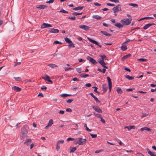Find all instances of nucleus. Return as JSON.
Here are the masks:
<instances>
[{
  "label": "nucleus",
  "mask_w": 156,
  "mask_h": 156,
  "mask_svg": "<svg viewBox=\"0 0 156 156\" xmlns=\"http://www.w3.org/2000/svg\"><path fill=\"white\" fill-rule=\"evenodd\" d=\"M28 133L27 130V126L25 125L23 126L21 129V139H24L27 136Z\"/></svg>",
  "instance_id": "1"
},
{
  "label": "nucleus",
  "mask_w": 156,
  "mask_h": 156,
  "mask_svg": "<svg viewBox=\"0 0 156 156\" xmlns=\"http://www.w3.org/2000/svg\"><path fill=\"white\" fill-rule=\"evenodd\" d=\"M75 144H78L79 145H83L86 144L87 140L86 139L78 138L75 140Z\"/></svg>",
  "instance_id": "2"
},
{
  "label": "nucleus",
  "mask_w": 156,
  "mask_h": 156,
  "mask_svg": "<svg viewBox=\"0 0 156 156\" xmlns=\"http://www.w3.org/2000/svg\"><path fill=\"white\" fill-rule=\"evenodd\" d=\"M132 20L131 18H127L121 20L120 22L123 25H128L131 23Z\"/></svg>",
  "instance_id": "3"
},
{
  "label": "nucleus",
  "mask_w": 156,
  "mask_h": 156,
  "mask_svg": "<svg viewBox=\"0 0 156 156\" xmlns=\"http://www.w3.org/2000/svg\"><path fill=\"white\" fill-rule=\"evenodd\" d=\"M114 13H116V12L119 11H121V5L119 4L117 5L116 7H114L112 9Z\"/></svg>",
  "instance_id": "4"
},
{
  "label": "nucleus",
  "mask_w": 156,
  "mask_h": 156,
  "mask_svg": "<svg viewBox=\"0 0 156 156\" xmlns=\"http://www.w3.org/2000/svg\"><path fill=\"white\" fill-rule=\"evenodd\" d=\"M87 60H89L91 63L95 65L97 63V62L94 59L89 56H87Z\"/></svg>",
  "instance_id": "5"
},
{
  "label": "nucleus",
  "mask_w": 156,
  "mask_h": 156,
  "mask_svg": "<svg viewBox=\"0 0 156 156\" xmlns=\"http://www.w3.org/2000/svg\"><path fill=\"white\" fill-rule=\"evenodd\" d=\"M92 107L93 109L97 112L99 113H102V110L98 106H92Z\"/></svg>",
  "instance_id": "6"
},
{
  "label": "nucleus",
  "mask_w": 156,
  "mask_h": 156,
  "mask_svg": "<svg viewBox=\"0 0 156 156\" xmlns=\"http://www.w3.org/2000/svg\"><path fill=\"white\" fill-rule=\"evenodd\" d=\"M47 32L48 33H57L59 32V30L57 29L52 28L48 30Z\"/></svg>",
  "instance_id": "7"
},
{
  "label": "nucleus",
  "mask_w": 156,
  "mask_h": 156,
  "mask_svg": "<svg viewBox=\"0 0 156 156\" xmlns=\"http://www.w3.org/2000/svg\"><path fill=\"white\" fill-rule=\"evenodd\" d=\"M42 78L46 81H47L51 83H52V81L50 80V77L48 76L46 74L44 76V77H42Z\"/></svg>",
  "instance_id": "8"
},
{
  "label": "nucleus",
  "mask_w": 156,
  "mask_h": 156,
  "mask_svg": "<svg viewBox=\"0 0 156 156\" xmlns=\"http://www.w3.org/2000/svg\"><path fill=\"white\" fill-rule=\"evenodd\" d=\"M79 27L80 28L83 29L85 31L88 30L90 28V27H89L85 25H80L79 26Z\"/></svg>",
  "instance_id": "9"
},
{
  "label": "nucleus",
  "mask_w": 156,
  "mask_h": 156,
  "mask_svg": "<svg viewBox=\"0 0 156 156\" xmlns=\"http://www.w3.org/2000/svg\"><path fill=\"white\" fill-rule=\"evenodd\" d=\"M52 27V26L50 24L46 23H43L41 26V29H44L45 28L51 27Z\"/></svg>",
  "instance_id": "10"
},
{
  "label": "nucleus",
  "mask_w": 156,
  "mask_h": 156,
  "mask_svg": "<svg viewBox=\"0 0 156 156\" xmlns=\"http://www.w3.org/2000/svg\"><path fill=\"white\" fill-rule=\"evenodd\" d=\"M107 79L108 82V85L109 91H110L111 90L112 87L111 80L110 78L109 77H107Z\"/></svg>",
  "instance_id": "11"
},
{
  "label": "nucleus",
  "mask_w": 156,
  "mask_h": 156,
  "mask_svg": "<svg viewBox=\"0 0 156 156\" xmlns=\"http://www.w3.org/2000/svg\"><path fill=\"white\" fill-rule=\"evenodd\" d=\"M98 62L104 68L107 69L108 67L105 66L106 64L105 62L103 60H101L98 61Z\"/></svg>",
  "instance_id": "12"
},
{
  "label": "nucleus",
  "mask_w": 156,
  "mask_h": 156,
  "mask_svg": "<svg viewBox=\"0 0 156 156\" xmlns=\"http://www.w3.org/2000/svg\"><path fill=\"white\" fill-rule=\"evenodd\" d=\"M155 24L154 23H149L146 24L144 27L143 28L144 30H146L147 29L150 27L155 25Z\"/></svg>",
  "instance_id": "13"
},
{
  "label": "nucleus",
  "mask_w": 156,
  "mask_h": 156,
  "mask_svg": "<svg viewBox=\"0 0 156 156\" xmlns=\"http://www.w3.org/2000/svg\"><path fill=\"white\" fill-rule=\"evenodd\" d=\"M47 6L43 5H37L36 6V8L40 9H44L47 8Z\"/></svg>",
  "instance_id": "14"
},
{
  "label": "nucleus",
  "mask_w": 156,
  "mask_h": 156,
  "mask_svg": "<svg viewBox=\"0 0 156 156\" xmlns=\"http://www.w3.org/2000/svg\"><path fill=\"white\" fill-rule=\"evenodd\" d=\"M12 89L13 90H14L16 92L20 91L21 90V88L15 86H14L12 88Z\"/></svg>",
  "instance_id": "15"
},
{
  "label": "nucleus",
  "mask_w": 156,
  "mask_h": 156,
  "mask_svg": "<svg viewBox=\"0 0 156 156\" xmlns=\"http://www.w3.org/2000/svg\"><path fill=\"white\" fill-rule=\"evenodd\" d=\"M32 140L31 139H27L26 141L24 143V144L27 145H29L31 142Z\"/></svg>",
  "instance_id": "16"
},
{
  "label": "nucleus",
  "mask_w": 156,
  "mask_h": 156,
  "mask_svg": "<svg viewBox=\"0 0 156 156\" xmlns=\"http://www.w3.org/2000/svg\"><path fill=\"white\" fill-rule=\"evenodd\" d=\"M114 25L116 27H118L119 28H121L123 27L122 25L121 24L119 23H116L114 24Z\"/></svg>",
  "instance_id": "17"
},
{
  "label": "nucleus",
  "mask_w": 156,
  "mask_h": 156,
  "mask_svg": "<svg viewBox=\"0 0 156 156\" xmlns=\"http://www.w3.org/2000/svg\"><path fill=\"white\" fill-rule=\"evenodd\" d=\"M108 89V87L106 85H102V90L104 93H105Z\"/></svg>",
  "instance_id": "18"
},
{
  "label": "nucleus",
  "mask_w": 156,
  "mask_h": 156,
  "mask_svg": "<svg viewBox=\"0 0 156 156\" xmlns=\"http://www.w3.org/2000/svg\"><path fill=\"white\" fill-rule=\"evenodd\" d=\"M135 126L134 125L130 126H126L125 127V129H127L129 130H130L132 129H135Z\"/></svg>",
  "instance_id": "19"
},
{
  "label": "nucleus",
  "mask_w": 156,
  "mask_h": 156,
  "mask_svg": "<svg viewBox=\"0 0 156 156\" xmlns=\"http://www.w3.org/2000/svg\"><path fill=\"white\" fill-rule=\"evenodd\" d=\"M100 33L101 34H103L104 35L107 36H110L112 35V34L107 33L106 31H101L100 32Z\"/></svg>",
  "instance_id": "20"
},
{
  "label": "nucleus",
  "mask_w": 156,
  "mask_h": 156,
  "mask_svg": "<svg viewBox=\"0 0 156 156\" xmlns=\"http://www.w3.org/2000/svg\"><path fill=\"white\" fill-rule=\"evenodd\" d=\"M87 39L91 42L95 44H98V42H97L96 41H95V40L92 39L89 37H88Z\"/></svg>",
  "instance_id": "21"
},
{
  "label": "nucleus",
  "mask_w": 156,
  "mask_h": 156,
  "mask_svg": "<svg viewBox=\"0 0 156 156\" xmlns=\"http://www.w3.org/2000/svg\"><path fill=\"white\" fill-rule=\"evenodd\" d=\"M84 8L83 6H78L77 7H76L75 8H74L73 9V10H82V9Z\"/></svg>",
  "instance_id": "22"
},
{
  "label": "nucleus",
  "mask_w": 156,
  "mask_h": 156,
  "mask_svg": "<svg viewBox=\"0 0 156 156\" xmlns=\"http://www.w3.org/2000/svg\"><path fill=\"white\" fill-rule=\"evenodd\" d=\"M147 151L148 152V154L151 156H156L154 155L153 153L150 151V150L149 149L147 148L146 149Z\"/></svg>",
  "instance_id": "23"
},
{
  "label": "nucleus",
  "mask_w": 156,
  "mask_h": 156,
  "mask_svg": "<svg viewBox=\"0 0 156 156\" xmlns=\"http://www.w3.org/2000/svg\"><path fill=\"white\" fill-rule=\"evenodd\" d=\"M125 77L127 79L129 80H132L134 79V77L132 76H130L129 75H126L125 76Z\"/></svg>",
  "instance_id": "24"
},
{
  "label": "nucleus",
  "mask_w": 156,
  "mask_h": 156,
  "mask_svg": "<svg viewBox=\"0 0 156 156\" xmlns=\"http://www.w3.org/2000/svg\"><path fill=\"white\" fill-rule=\"evenodd\" d=\"M131 56V54H129L128 55H126L125 56H123L122 58V60H124L125 59H126L128 57H130Z\"/></svg>",
  "instance_id": "25"
},
{
  "label": "nucleus",
  "mask_w": 156,
  "mask_h": 156,
  "mask_svg": "<svg viewBox=\"0 0 156 156\" xmlns=\"http://www.w3.org/2000/svg\"><path fill=\"white\" fill-rule=\"evenodd\" d=\"M80 76L82 78H85L87 77H88L89 76L88 74H82L80 75Z\"/></svg>",
  "instance_id": "26"
},
{
  "label": "nucleus",
  "mask_w": 156,
  "mask_h": 156,
  "mask_svg": "<svg viewBox=\"0 0 156 156\" xmlns=\"http://www.w3.org/2000/svg\"><path fill=\"white\" fill-rule=\"evenodd\" d=\"M94 18L97 20H100L101 19V17L98 15H94L93 16Z\"/></svg>",
  "instance_id": "27"
},
{
  "label": "nucleus",
  "mask_w": 156,
  "mask_h": 156,
  "mask_svg": "<svg viewBox=\"0 0 156 156\" xmlns=\"http://www.w3.org/2000/svg\"><path fill=\"white\" fill-rule=\"evenodd\" d=\"M48 66L51 68H53L57 67V66L54 64H50L48 65Z\"/></svg>",
  "instance_id": "28"
},
{
  "label": "nucleus",
  "mask_w": 156,
  "mask_h": 156,
  "mask_svg": "<svg viewBox=\"0 0 156 156\" xmlns=\"http://www.w3.org/2000/svg\"><path fill=\"white\" fill-rule=\"evenodd\" d=\"M65 40L68 44H70L72 42V41L68 37L65 38Z\"/></svg>",
  "instance_id": "29"
},
{
  "label": "nucleus",
  "mask_w": 156,
  "mask_h": 156,
  "mask_svg": "<svg viewBox=\"0 0 156 156\" xmlns=\"http://www.w3.org/2000/svg\"><path fill=\"white\" fill-rule=\"evenodd\" d=\"M76 149V147H70V153L73 152Z\"/></svg>",
  "instance_id": "30"
},
{
  "label": "nucleus",
  "mask_w": 156,
  "mask_h": 156,
  "mask_svg": "<svg viewBox=\"0 0 156 156\" xmlns=\"http://www.w3.org/2000/svg\"><path fill=\"white\" fill-rule=\"evenodd\" d=\"M116 91H117V93L119 94H121L122 93V90L121 88L119 87L117 88L116 90Z\"/></svg>",
  "instance_id": "31"
},
{
  "label": "nucleus",
  "mask_w": 156,
  "mask_h": 156,
  "mask_svg": "<svg viewBox=\"0 0 156 156\" xmlns=\"http://www.w3.org/2000/svg\"><path fill=\"white\" fill-rule=\"evenodd\" d=\"M100 57L102 59V60H103V61L105 59H107V57L105 55H100Z\"/></svg>",
  "instance_id": "32"
},
{
  "label": "nucleus",
  "mask_w": 156,
  "mask_h": 156,
  "mask_svg": "<svg viewBox=\"0 0 156 156\" xmlns=\"http://www.w3.org/2000/svg\"><path fill=\"white\" fill-rule=\"evenodd\" d=\"M14 78L15 80L17 81H21V79L20 77H14Z\"/></svg>",
  "instance_id": "33"
},
{
  "label": "nucleus",
  "mask_w": 156,
  "mask_h": 156,
  "mask_svg": "<svg viewBox=\"0 0 156 156\" xmlns=\"http://www.w3.org/2000/svg\"><path fill=\"white\" fill-rule=\"evenodd\" d=\"M127 48L126 46H123V44H122V46L121 47V49L123 51H124L127 49Z\"/></svg>",
  "instance_id": "34"
},
{
  "label": "nucleus",
  "mask_w": 156,
  "mask_h": 156,
  "mask_svg": "<svg viewBox=\"0 0 156 156\" xmlns=\"http://www.w3.org/2000/svg\"><path fill=\"white\" fill-rule=\"evenodd\" d=\"M129 5L133 7H137L138 6V5L137 4L134 3H130L129 4Z\"/></svg>",
  "instance_id": "35"
},
{
  "label": "nucleus",
  "mask_w": 156,
  "mask_h": 156,
  "mask_svg": "<svg viewBox=\"0 0 156 156\" xmlns=\"http://www.w3.org/2000/svg\"><path fill=\"white\" fill-rule=\"evenodd\" d=\"M138 60L140 62H146L147 61V59L144 58H139L138 59Z\"/></svg>",
  "instance_id": "36"
},
{
  "label": "nucleus",
  "mask_w": 156,
  "mask_h": 156,
  "mask_svg": "<svg viewBox=\"0 0 156 156\" xmlns=\"http://www.w3.org/2000/svg\"><path fill=\"white\" fill-rule=\"evenodd\" d=\"M64 69L65 71H68L69 70H73L74 69L70 67H66Z\"/></svg>",
  "instance_id": "37"
},
{
  "label": "nucleus",
  "mask_w": 156,
  "mask_h": 156,
  "mask_svg": "<svg viewBox=\"0 0 156 156\" xmlns=\"http://www.w3.org/2000/svg\"><path fill=\"white\" fill-rule=\"evenodd\" d=\"M53 124V120L52 119H50L49 120V122L48 123V126H51Z\"/></svg>",
  "instance_id": "38"
},
{
  "label": "nucleus",
  "mask_w": 156,
  "mask_h": 156,
  "mask_svg": "<svg viewBox=\"0 0 156 156\" xmlns=\"http://www.w3.org/2000/svg\"><path fill=\"white\" fill-rule=\"evenodd\" d=\"M60 12L63 13H68V12L64 10L63 9H61L60 10Z\"/></svg>",
  "instance_id": "39"
},
{
  "label": "nucleus",
  "mask_w": 156,
  "mask_h": 156,
  "mask_svg": "<svg viewBox=\"0 0 156 156\" xmlns=\"http://www.w3.org/2000/svg\"><path fill=\"white\" fill-rule=\"evenodd\" d=\"M74 99L73 98L68 99L66 101V102L68 103H70L71 102H72Z\"/></svg>",
  "instance_id": "40"
},
{
  "label": "nucleus",
  "mask_w": 156,
  "mask_h": 156,
  "mask_svg": "<svg viewBox=\"0 0 156 156\" xmlns=\"http://www.w3.org/2000/svg\"><path fill=\"white\" fill-rule=\"evenodd\" d=\"M64 142V140H60L58 141L57 144H63Z\"/></svg>",
  "instance_id": "41"
},
{
  "label": "nucleus",
  "mask_w": 156,
  "mask_h": 156,
  "mask_svg": "<svg viewBox=\"0 0 156 156\" xmlns=\"http://www.w3.org/2000/svg\"><path fill=\"white\" fill-rule=\"evenodd\" d=\"M70 44L69 45L68 47L69 48H70L71 47H75L73 43H71L69 44Z\"/></svg>",
  "instance_id": "42"
},
{
  "label": "nucleus",
  "mask_w": 156,
  "mask_h": 156,
  "mask_svg": "<svg viewBox=\"0 0 156 156\" xmlns=\"http://www.w3.org/2000/svg\"><path fill=\"white\" fill-rule=\"evenodd\" d=\"M77 71L79 73H80L81 72V69L80 68H76Z\"/></svg>",
  "instance_id": "43"
},
{
  "label": "nucleus",
  "mask_w": 156,
  "mask_h": 156,
  "mask_svg": "<svg viewBox=\"0 0 156 156\" xmlns=\"http://www.w3.org/2000/svg\"><path fill=\"white\" fill-rule=\"evenodd\" d=\"M90 135L92 138H95L97 136V134H94L90 133Z\"/></svg>",
  "instance_id": "44"
},
{
  "label": "nucleus",
  "mask_w": 156,
  "mask_h": 156,
  "mask_svg": "<svg viewBox=\"0 0 156 156\" xmlns=\"http://www.w3.org/2000/svg\"><path fill=\"white\" fill-rule=\"evenodd\" d=\"M75 140V139L74 138H71V137H69L67 140V141H69L70 140Z\"/></svg>",
  "instance_id": "45"
},
{
  "label": "nucleus",
  "mask_w": 156,
  "mask_h": 156,
  "mask_svg": "<svg viewBox=\"0 0 156 156\" xmlns=\"http://www.w3.org/2000/svg\"><path fill=\"white\" fill-rule=\"evenodd\" d=\"M60 96L62 97H67V94H62L61 95H60Z\"/></svg>",
  "instance_id": "46"
},
{
  "label": "nucleus",
  "mask_w": 156,
  "mask_h": 156,
  "mask_svg": "<svg viewBox=\"0 0 156 156\" xmlns=\"http://www.w3.org/2000/svg\"><path fill=\"white\" fill-rule=\"evenodd\" d=\"M68 19H71L73 20H76V17L75 16H73L71 17H68Z\"/></svg>",
  "instance_id": "47"
},
{
  "label": "nucleus",
  "mask_w": 156,
  "mask_h": 156,
  "mask_svg": "<svg viewBox=\"0 0 156 156\" xmlns=\"http://www.w3.org/2000/svg\"><path fill=\"white\" fill-rule=\"evenodd\" d=\"M106 5H108V6H115V5L114 4H111L110 3H106Z\"/></svg>",
  "instance_id": "48"
},
{
  "label": "nucleus",
  "mask_w": 156,
  "mask_h": 156,
  "mask_svg": "<svg viewBox=\"0 0 156 156\" xmlns=\"http://www.w3.org/2000/svg\"><path fill=\"white\" fill-rule=\"evenodd\" d=\"M55 0H50L48 1H47L46 2L47 3H52Z\"/></svg>",
  "instance_id": "49"
},
{
  "label": "nucleus",
  "mask_w": 156,
  "mask_h": 156,
  "mask_svg": "<svg viewBox=\"0 0 156 156\" xmlns=\"http://www.w3.org/2000/svg\"><path fill=\"white\" fill-rule=\"evenodd\" d=\"M94 4L95 5L97 6H100L101 5V4L99 3H98L97 2H95L94 3Z\"/></svg>",
  "instance_id": "50"
},
{
  "label": "nucleus",
  "mask_w": 156,
  "mask_h": 156,
  "mask_svg": "<svg viewBox=\"0 0 156 156\" xmlns=\"http://www.w3.org/2000/svg\"><path fill=\"white\" fill-rule=\"evenodd\" d=\"M145 130H147L148 131H151V129L148 127H145Z\"/></svg>",
  "instance_id": "51"
},
{
  "label": "nucleus",
  "mask_w": 156,
  "mask_h": 156,
  "mask_svg": "<svg viewBox=\"0 0 156 156\" xmlns=\"http://www.w3.org/2000/svg\"><path fill=\"white\" fill-rule=\"evenodd\" d=\"M94 98L96 102H98L99 103H100L101 102V101H100L99 100H98V98L96 97L95 98Z\"/></svg>",
  "instance_id": "52"
},
{
  "label": "nucleus",
  "mask_w": 156,
  "mask_h": 156,
  "mask_svg": "<svg viewBox=\"0 0 156 156\" xmlns=\"http://www.w3.org/2000/svg\"><path fill=\"white\" fill-rule=\"evenodd\" d=\"M54 44H62V43L58 41H55L54 42Z\"/></svg>",
  "instance_id": "53"
},
{
  "label": "nucleus",
  "mask_w": 156,
  "mask_h": 156,
  "mask_svg": "<svg viewBox=\"0 0 156 156\" xmlns=\"http://www.w3.org/2000/svg\"><path fill=\"white\" fill-rule=\"evenodd\" d=\"M101 121L104 124L105 123V120L103 119L102 117L101 118Z\"/></svg>",
  "instance_id": "54"
},
{
  "label": "nucleus",
  "mask_w": 156,
  "mask_h": 156,
  "mask_svg": "<svg viewBox=\"0 0 156 156\" xmlns=\"http://www.w3.org/2000/svg\"><path fill=\"white\" fill-rule=\"evenodd\" d=\"M59 149H60V146H59V144H57L56 149L58 151L59 150Z\"/></svg>",
  "instance_id": "55"
},
{
  "label": "nucleus",
  "mask_w": 156,
  "mask_h": 156,
  "mask_svg": "<svg viewBox=\"0 0 156 156\" xmlns=\"http://www.w3.org/2000/svg\"><path fill=\"white\" fill-rule=\"evenodd\" d=\"M149 115L148 113H146L142 115V116L143 117H145L147 116V115Z\"/></svg>",
  "instance_id": "56"
},
{
  "label": "nucleus",
  "mask_w": 156,
  "mask_h": 156,
  "mask_svg": "<svg viewBox=\"0 0 156 156\" xmlns=\"http://www.w3.org/2000/svg\"><path fill=\"white\" fill-rule=\"evenodd\" d=\"M134 88H130V89H126V91H132L133 90H134Z\"/></svg>",
  "instance_id": "57"
},
{
  "label": "nucleus",
  "mask_w": 156,
  "mask_h": 156,
  "mask_svg": "<svg viewBox=\"0 0 156 156\" xmlns=\"http://www.w3.org/2000/svg\"><path fill=\"white\" fill-rule=\"evenodd\" d=\"M146 18L147 19H154V17H146Z\"/></svg>",
  "instance_id": "58"
},
{
  "label": "nucleus",
  "mask_w": 156,
  "mask_h": 156,
  "mask_svg": "<svg viewBox=\"0 0 156 156\" xmlns=\"http://www.w3.org/2000/svg\"><path fill=\"white\" fill-rule=\"evenodd\" d=\"M96 116L97 118H100V119L102 117L100 114H97Z\"/></svg>",
  "instance_id": "59"
},
{
  "label": "nucleus",
  "mask_w": 156,
  "mask_h": 156,
  "mask_svg": "<svg viewBox=\"0 0 156 156\" xmlns=\"http://www.w3.org/2000/svg\"><path fill=\"white\" fill-rule=\"evenodd\" d=\"M41 96L42 97H44V95L42 93H39V94H38V96Z\"/></svg>",
  "instance_id": "60"
},
{
  "label": "nucleus",
  "mask_w": 156,
  "mask_h": 156,
  "mask_svg": "<svg viewBox=\"0 0 156 156\" xmlns=\"http://www.w3.org/2000/svg\"><path fill=\"white\" fill-rule=\"evenodd\" d=\"M59 113L61 114H63L64 113V112L63 111L60 110L59 112Z\"/></svg>",
  "instance_id": "61"
},
{
  "label": "nucleus",
  "mask_w": 156,
  "mask_h": 156,
  "mask_svg": "<svg viewBox=\"0 0 156 156\" xmlns=\"http://www.w3.org/2000/svg\"><path fill=\"white\" fill-rule=\"evenodd\" d=\"M41 88L42 90H44V89L46 90L47 89V87H46L45 86H43L41 87Z\"/></svg>",
  "instance_id": "62"
},
{
  "label": "nucleus",
  "mask_w": 156,
  "mask_h": 156,
  "mask_svg": "<svg viewBox=\"0 0 156 156\" xmlns=\"http://www.w3.org/2000/svg\"><path fill=\"white\" fill-rule=\"evenodd\" d=\"M66 111L68 112H71L72 111V110L70 108H67L66 109Z\"/></svg>",
  "instance_id": "63"
},
{
  "label": "nucleus",
  "mask_w": 156,
  "mask_h": 156,
  "mask_svg": "<svg viewBox=\"0 0 156 156\" xmlns=\"http://www.w3.org/2000/svg\"><path fill=\"white\" fill-rule=\"evenodd\" d=\"M85 85L87 87H90L91 86V84L90 83H86Z\"/></svg>",
  "instance_id": "64"
}]
</instances>
